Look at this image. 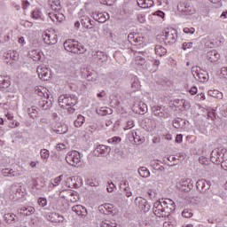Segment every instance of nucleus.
Segmentation results:
<instances>
[{
	"label": "nucleus",
	"mask_w": 227,
	"mask_h": 227,
	"mask_svg": "<svg viewBox=\"0 0 227 227\" xmlns=\"http://www.w3.org/2000/svg\"><path fill=\"white\" fill-rule=\"evenodd\" d=\"M43 41L47 43V45H53L56 43V40H51V35L49 34H44Z\"/></svg>",
	"instance_id": "nucleus-44"
},
{
	"label": "nucleus",
	"mask_w": 227,
	"mask_h": 227,
	"mask_svg": "<svg viewBox=\"0 0 227 227\" xmlns=\"http://www.w3.org/2000/svg\"><path fill=\"white\" fill-rule=\"evenodd\" d=\"M185 125H187V121L182 118H176L173 121V127L175 129H185Z\"/></svg>",
	"instance_id": "nucleus-19"
},
{
	"label": "nucleus",
	"mask_w": 227,
	"mask_h": 227,
	"mask_svg": "<svg viewBox=\"0 0 227 227\" xmlns=\"http://www.w3.org/2000/svg\"><path fill=\"white\" fill-rule=\"evenodd\" d=\"M72 211L75 212L76 215H81L82 217L88 215V211L86 210V207H82V205L74 206L72 207Z\"/></svg>",
	"instance_id": "nucleus-17"
},
{
	"label": "nucleus",
	"mask_w": 227,
	"mask_h": 227,
	"mask_svg": "<svg viewBox=\"0 0 227 227\" xmlns=\"http://www.w3.org/2000/svg\"><path fill=\"white\" fill-rule=\"evenodd\" d=\"M92 17L96 22H99L100 24H104L107 20H109V14L107 12H92Z\"/></svg>",
	"instance_id": "nucleus-10"
},
{
	"label": "nucleus",
	"mask_w": 227,
	"mask_h": 227,
	"mask_svg": "<svg viewBox=\"0 0 227 227\" xmlns=\"http://www.w3.org/2000/svg\"><path fill=\"white\" fill-rule=\"evenodd\" d=\"M88 185H90V187H97L98 186V182L93 181V179H89L87 181Z\"/></svg>",
	"instance_id": "nucleus-57"
},
{
	"label": "nucleus",
	"mask_w": 227,
	"mask_h": 227,
	"mask_svg": "<svg viewBox=\"0 0 227 227\" xmlns=\"http://www.w3.org/2000/svg\"><path fill=\"white\" fill-rule=\"evenodd\" d=\"M41 159L43 160H49V157L51 155V153L47 149H42L40 151Z\"/></svg>",
	"instance_id": "nucleus-39"
},
{
	"label": "nucleus",
	"mask_w": 227,
	"mask_h": 227,
	"mask_svg": "<svg viewBox=\"0 0 227 227\" xmlns=\"http://www.w3.org/2000/svg\"><path fill=\"white\" fill-rule=\"evenodd\" d=\"M129 136H131V139H133L135 145H137V143H139V141H141V138L139 137V136H137V133L135 132H131V134H129Z\"/></svg>",
	"instance_id": "nucleus-49"
},
{
	"label": "nucleus",
	"mask_w": 227,
	"mask_h": 227,
	"mask_svg": "<svg viewBox=\"0 0 227 227\" xmlns=\"http://www.w3.org/2000/svg\"><path fill=\"white\" fill-rule=\"evenodd\" d=\"M192 187H194V184H192V180H191L189 178L181 179L179 182V189L183 192H190L192 191Z\"/></svg>",
	"instance_id": "nucleus-9"
},
{
	"label": "nucleus",
	"mask_w": 227,
	"mask_h": 227,
	"mask_svg": "<svg viewBox=\"0 0 227 227\" xmlns=\"http://www.w3.org/2000/svg\"><path fill=\"white\" fill-rule=\"evenodd\" d=\"M189 93H191V95H196V93H198V87L192 86L190 89Z\"/></svg>",
	"instance_id": "nucleus-62"
},
{
	"label": "nucleus",
	"mask_w": 227,
	"mask_h": 227,
	"mask_svg": "<svg viewBox=\"0 0 227 227\" xmlns=\"http://www.w3.org/2000/svg\"><path fill=\"white\" fill-rule=\"evenodd\" d=\"M176 206L171 199H162L154 202L153 212L158 217H168L175 212Z\"/></svg>",
	"instance_id": "nucleus-1"
},
{
	"label": "nucleus",
	"mask_w": 227,
	"mask_h": 227,
	"mask_svg": "<svg viewBox=\"0 0 227 227\" xmlns=\"http://www.w3.org/2000/svg\"><path fill=\"white\" fill-rule=\"evenodd\" d=\"M121 141V138L120 137H114L110 139H108V143H112L113 145H116Z\"/></svg>",
	"instance_id": "nucleus-53"
},
{
	"label": "nucleus",
	"mask_w": 227,
	"mask_h": 227,
	"mask_svg": "<svg viewBox=\"0 0 227 227\" xmlns=\"http://www.w3.org/2000/svg\"><path fill=\"white\" fill-rule=\"evenodd\" d=\"M27 113H28V115L33 118H36V114H38V111H36V109L35 108H28L27 109Z\"/></svg>",
	"instance_id": "nucleus-48"
},
{
	"label": "nucleus",
	"mask_w": 227,
	"mask_h": 227,
	"mask_svg": "<svg viewBox=\"0 0 227 227\" xmlns=\"http://www.w3.org/2000/svg\"><path fill=\"white\" fill-rule=\"evenodd\" d=\"M15 215L10 213L4 215V219L8 224H13V223H15Z\"/></svg>",
	"instance_id": "nucleus-31"
},
{
	"label": "nucleus",
	"mask_w": 227,
	"mask_h": 227,
	"mask_svg": "<svg viewBox=\"0 0 227 227\" xmlns=\"http://www.w3.org/2000/svg\"><path fill=\"white\" fill-rule=\"evenodd\" d=\"M201 155L202 156L200 157V160H205V158L208 159V156L210 155V149H208V147L203 148Z\"/></svg>",
	"instance_id": "nucleus-41"
},
{
	"label": "nucleus",
	"mask_w": 227,
	"mask_h": 227,
	"mask_svg": "<svg viewBox=\"0 0 227 227\" xmlns=\"http://www.w3.org/2000/svg\"><path fill=\"white\" fill-rule=\"evenodd\" d=\"M21 210H23V212H26V215H31V214H35V207H23Z\"/></svg>",
	"instance_id": "nucleus-50"
},
{
	"label": "nucleus",
	"mask_w": 227,
	"mask_h": 227,
	"mask_svg": "<svg viewBox=\"0 0 227 227\" xmlns=\"http://www.w3.org/2000/svg\"><path fill=\"white\" fill-rule=\"evenodd\" d=\"M80 22L83 27L86 29H93V27L90 26V23L91 22V19L88 16H82L80 20Z\"/></svg>",
	"instance_id": "nucleus-23"
},
{
	"label": "nucleus",
	"mask_w": 227,
	"mask_h": 227,
	"mask_svg": "<svg viewBox=\"0 0 227 227\" xmlns=\"http://www.w3.org/2000/svg\"><path fill=\"white\" fill-rule=\"evenodd\" d=\"M66 160L69 166L77 168L81 164V153L77 151L69 152L66 156Z\"/></svg>",
	"instance_id": "nucleus-5"
},
{
	"label": "nucleus",
	"mask_w": 227,
	"mask_h": 227,
	"mask_svg": "<svg viewBox=\"0 0 227 227\" xmlns=\"http://www.w3.org/2000/svg\"><path fill=\"white\" fill-rule=\"evenodd\" d=\"M57 150H59V151L67 150V145H65V144H59L57 145Z\"/></svg>",
	"instance_id": "nucleus-64"
},
{
	"label": "nucleus",
	"mask_w": 227,
	"mask_h": 227,
	"mask_svg": "<svg viewBox=\"0 0 227 227\" xmlns=\"http://www.w3.org/2000/svg\"><path fill=\"white\" fill-rule=\"evenodd\" d=\"M2 175L4 176H15V175H17V173H15V171H13V169L4 168V169H2Z\"/></svg>",
	"instance_id": "nucleus-37"
},
{
	"label": "nucleus",
	"mask_w": 227,
	"mask_h": 227,
	"mask_svg": "<svg viewBox=\"0 0 227 227\" xmlns=\"http://www.w3.org/2000/svg\"><path fill=\"white\" fill-rule=\"evenodd\" d=\"M200 186L202 189V192H207L208 189H210V181H207L205 179H200Z\"/></svg>",
	"instance_id": "nucleus-32"
},
{
	"label": "nucleus",
	"mask_w": 227,
	"mask_h": 227,
	"mask_svg": "<svg viewBox=\"0 0 227 227\" xmlns=\"http://www.w3.org/2000/svg\"><path fill=\"white\" fill-rule=\"evenodd\" d=\"M39 107L43 109V111H48V109H51L52 107V100L49 99V98H41L38 104Z\"/></svg>",
	"instance_id": "nucleus-15"
},
{
	"label": "nucleus",
	"mask_w": 227,
	"mask_h": 227,
	"mask_svg": "<svg viewBox=\"0 0 227 227\" xmlns=\"http://www.w3.org/2000/svg\"><path fill=\"white\" fill-rule=\"evenodd\" d=\"M53 130L57 134H67L68 127H67L65 124L57 123Z\"/></svg>",
	"instance_id": "nucleus-22"
},
{
	"label": "nucleus",
	"mask_w": 227,
	"mask_h": 227,
	"mask_svg": "<svg viewBox=\"0 0 227 227\" xmlns=\"http://www.w3.org/2000/svg\"><path fill=\"white\" fill-rule=\"evenodd\" d=\"M135 203H138L139 208H141V210H144V212H148V210H150V207H146V200L141 197H137L135 199Z\"/></svg>",
	"instance_id": "nucleus-20"
},
{
	"label": "nucleus",
	"mask_w": 227,
	"mask_h": 227,
	"mask_svg": "<svg viewBox=\"0 0 227 227\" xmlns=\"http://www.w3.org/2000/svg\"><path fill=\"white\" fill-rule=\"evenodd\" d=\"M134 127V121L129 120L127 121V125H126V130H129V129H133Z\"/></svg>",
	"instance_id": "nucleus-60"
},
{
	"label": "nucleus",
	"mask_w": 227,
	"mask_h": 227,
	"mask_svg": "<svg viewBox=\"0 0 227 227\" xmlns=\"http://www.w3.org/2000/svg\"><path fill=\"white\" fill-rule=\"evenodd\" d=\"M163 227H175V223L171 221L164 222Z\"/></svg>",
	"instance_id": "nucleus-63"
},
{
	"label": "nucleus",
	"mask_w": 227,
	"mask_h": 227,
	"mask_svg": "<svg viewBox=\"0 0 227 227\" xmlns=\"http://www.w3.org/2000/svg\"><path fill=\"white\" fill-rule=\"evenodd\" d=\"M206 114L207 118H210V120L212 121L215 120V110H209V108H207Z\"/></svg>",
	"instance_id": "nucleus-46"
},
{
	"label": "nucleus",
	"mask_w": 227,
	"mask_h": 227,
	"mask_svg": "<svg viewBox=\"0 0 227 227\" xmlns=\"http://www.w3.org/2000/svg\"><path fill=\"white\" fill-rule=\"evenodd\" d=\"M182 215L186 219H189V217H192V212H191V209H184L182 212Z\"/></svg>",
	"instance_id": "nucleus-51"
},
{
	"label": "nucleus",
	"mask_w": 227,
	"mask_h": 227,
	"mask_svg": "<svg viewBox=\"0 0 227 227\" xmlns=\"http://www.w3.org/2000/svg\"><path fill=\"white\" fill-rule=\"evenodd\" d=\"M85 119L84 116H82V114H79L77 116V119L74 121V127H82V125L84 124Z\"/></svg>",
	"instance_id": "nucleus-36"
},
{
	"label": "nucleus",
	"mask_w": 227,
	"mask_h": 227,
	"mask_svg": "<svg viewBox=\"0 0 227 227\" xmlns=\"http://www.w3.org/2000/svg\"><path fill=\"white\" fill-rule=\"evenodd\" d=\"M93 153L96 157H106V155L111 153V147L105 145H99L95 148Z\"/></svg>",
	"instance_id": "nucleus-8"
},
{
	"label": "nucleus",
	"mask_w": 227,
	"mask_h": 227,
	"mask_svg": "<svg viewBox=\"0 0 227 227\" xmlns=\"http://www.w3.org/2000/svg\"><path fill=\"white\" fill-rule=\"evenodd\" d=\"M205 160H200V162L202 166V171H205V175H208V176H214L215 175V166L212 165L208 160V158H204Z\"/></svg>",
	"instance_id": "nucleus-7"
},
{
	"label": "nucleus",
	"mask_w": 227,
	"mask_h": 227,
	"mask_svg": "<svg viewBox=\"0 0 227 227\" xmlns=\"http://www.w3.org/2000/svg\"><path fill=\"white\" fill-rule=\"evenodd\" d=\"M138 175H140L142 178H148V176H150V170H148L146 167H141L138 168Z\"/></svg>",
	"instance_id": "nucleus-29"
},
{
	"label": "nucleus",
	"mask_w": 227,
	"mask_h": 227,
	"mask_svg": "<svg viewBox=\"0 0 227 227\" xmlns=\"http://www.w3.org/2000/svg\"><path fill=\"white\" fill-rule=\"evenodd\" d=\"M61 180H63V176H59L58 177H56L55 179H53V185H59V184L61 183Z\"/></svg>",
	"instance_id": "nucleus-56"
},
{
	"label": "nucleus",
	"mask_w": 227,
	"mask_h": 227,
	"mask_svg": "<svg viewBox=\"0 0 227 227\" xmlns=\"http://www.w3.org/2000/svg\"><path fill=\"white\" fill-rule=\"evenodd\" d=\"M150 63V67L153 69L150 72H156L157 68H159V66L160 65V61L159 59H153V60H149Z\"/></svg>",
	"instance_id": "nucleus-34"
},
{
	"label": "nucleus",
	"mask_w": 227,
	"mask_h": 227,
	"mask_svg": "<svg viewBox=\"0 0 227 227\" xmlns=\"http://www.w3.org/2000/svg\"><path fill=\"white\" fill-rule=\"evenodd\" d=\"M50 123H51V120L45 117L41 118L39 121V125H41L43 129H45V127H47V125H49Z\"/></svg>",
	"instance_id": "nucleus-45"
},
{
	"label": "nucleus",
	"mask_w": 227,
	"mask_h": 227,
	"mask_svg": "<svg viewBox=\"0 0 227 227\" xmlns=\"http://www.w3.org/2000/svg\"><path fill=\"white\" fill-rule=\"evenodd\" d=\"M191 47H192V43H184L182 49L187 51V49H191Z\"/></svg>",
	"instance_id": "nucleus-58"
},
{
	"label": "nucleus",
	"mask_w": 227,
	"mask_h": 227,
	"mask_svg": "<svg viewBox=\"0 0 227 227\" xmlns=\"http://www.w3.org/2000/svg\"><path fill=\"white\" fill-rule=\"evenodd\" d=\"M137 3L140 8H150L153 4L152 0H137Z\"/></svg>",
	"instance_id": "nucleus-26"
},
{
	"label": "nucleus",
	"mask_w": 227,
	"mask_h": 227,
	"mask_svg": "<svg viewBox=\"0 0 227 227\" xmlns=\"http://www.w3.org/2000/svg\"><path fill=\"white\" fill-rule=\"evenodd\" d=\"M207 95L209 97H213L214 98H219L222 99L223 98V94L221 91L217 90H208L207 91Z\"/></svg>",
	"instance_id": "nucleus-30"
},
{
	"label": "nucleus",
	"mask_w": 227,
	"mask_h": 227,
	"mask_svg": "<svg viewBox=\"0 0 227 227\" xmlns=\"http://www.w3.org/2000/svg\"><path fill=\"white\" fill-rule=\"evenodd\" d=\"M68 194L71 196L70 201L72 203H76V201H79V193L77 192H74L72 190L68 191Z\"/></svg>",
	"instance_id": "nucleus-35"
},
{
	"label": "nucleus",
	"mask_w": 227,
	"mask_h": 227,
	"mask_svg": "<svg viewBox=\"0 0 227 227\" xmlns=\"http://www.w3.org/2000/svg\"><path fill=\"white\" fill-rule=\"evenodd\" d=\"M136 65H140V67H143L145 70H149V72H152L153 70L152 67L150 66L149 60L146 61L145 58L141 56H137L135 59Z\"/></svg>",
	"instance_id": "nucleus-12"
},
{
	"label": "nucleus",
	"mask_w": 227,
	"mask_h": 227,
	"mask_svg": "<svg viewBox=\"0 0 227 227\" xmlns=\"http://www.w3.org/2000/svg\"><path fill=\"white\" fill-rule=\"evenodd\" d=\"M148 111V106L145 103H140V105L137 107L136 113L137 114H145Z\"/></svg>",
	"instance_id": "nucleus-27"
},
{
	"label": "nucleus",
	"mask_w": 227,
	"mask_h": 227,
	"mask_svg": "<svg viewBox=\"0 0 227 227\" xmlns=\"http://www.w3.org/2000/svg\"><path fill=\"white\" fill-rule=\"evenodd\" d=\"M47 221H51V223H63L65 221V218L55 212H51L46 215Z\"/></svg>",
	"instance_id": "nucleus-13"
},
{
	"label": "nucleus",
	"mask_w": 227,
	"mask_h": 227,
	"mask_svg": "<svg viewBox=\"0 0 227 227\" xmlns=\"http://www.w3.org/2000/svg\"><path fill=\"white\" fill-rule=\"evenodd\" d=\"M161 36L166 44L175 43L176 42V30L174 28H166Z\"/></svg>",
	"instance_id": "nucleus-6"
},
{
	"label": "nucleus",
	"mask_w": 227,
	"mask_h": 227,
	"mask_svg": "<svg viewBox=\"0 0 227 227\" xmlns=\"http://www.w3.org/2000/svg\"><path fill=\"white\" fill-rule=\"evenodd\" d=\"M178 10L186 15H191V13H192L191 11V6L187 4H180V5H178Z\"/></svg>",
	"instance_id": "nucleus-25"
},
{
	"label": "nucleus",
	"mask_w": 227,
	"mask_h": 227,
	"mask_svg": "<svg viewBox=\"0 0 227 227\" xmlns=\"http://www.w3.org/2000/svg\"><path fill=\"white\" fill-rule=\"evenodd\" d=\"M192 74L194 79H196V81L200 80V71L198 70V67H193L192 68Z\"/></svg>",
	"instance_id": "nucleus-47"
},
{
	"label": "nucleus",
	"mask_w": 227,
	"mask_h": 227,
	"mask_svg": "<svg viewBox=\"0 0 227 227\" xmlns=\"http://www.w3.org/2000/svg\"><path fill=\"white\" fill-rule=\"evenodd\" d=\"M154 51L155 54L160 57L166 56V54L168 53V50H166V48L160 44L155 46Z\"/></svg>",
	"instance_id": "nucleus-24"
},
{
	"label": "nucleus",
	"mask_w": 227,
	"mask_h": 227,
	"mask_svg": "<svg viewBox=\"0 0 227 227\" xmlns=\"http://www.w3.org/2000/svg\"><path fill=\"white\" fill-rule=\"evenodd\" d=\"M19 125H20V123H19V121H13V120H12V121H11L9 123V127L11 129H15V127H19Z\"/></svg>",
	"instance_id": "nucleus-59"
},
{
	"label": "nucleus",
	"mask_w": 227,
	"mask_h": 227,
	"mask_svg": "<svg viewBox=\"0 0 227 227\" xmlns=\"http://www.w3.org/2000/svg\"><path fill=\"white\" fill-rule=\"evenodd\" d=\"M160 109H162V107L159 106H153L152 111L154 116H159V118H164V113L160 111Z\"/></svg>",
	"instance_id": "nucleus-28"
},
{
	"label": "nucleus",
	"mask_w": 227,
	"mask_h": 227,
	"mask_svg": "<svg viewBox=\"0 0 227 227\" xmlns=\"http://www.w3.org/2000/svg\"><path fill=\"white\" fill-rule=\"evenodd\" d=\"M94 59L98 61V65H102L107 61V56L102 51L96 52Z\"/></svg>",
	"instance_id": "nucleus-21"
},
{
	"label": "nucleus",
	"mask_w": 227,
	"mask_h": 227,
	"mask_svg": "<svg viewBox=\"0 0 227 227\" xmlns=\"http://www.w3.org/2000/svg\"><path fill=\"white\" fill-rule=\"evenodd\" d=\"M39 207H47V199L46 198H39L37 200Z\"/></svg>",
	"instance_id": "nucleus-52"
},
{
	"label": "nucleus",
	"mask_w": 227,
	"mask_h": 227,
	"mask_svg": "<svg viewBox=\"0 0 227 227\" xmlns=\"http://www.w3.org/2000/svg\"><path fill=\"white\" fill-rule=\"evenodd\" d=\"M12 82L8 76L0 75V90L4 91L7 88H10Z\"/></svg>",
	"instance_id": "nucleus-16"
},
{
	"label": "nucleus",
	"mask_w": 227,
	"mask_h": 227,
	"mask_svg": "<svg viewBox=\"0 0 227 227\" xmlns=\"http://www.w3.org/2000/svg\"><path fill=\"white\" fill-rule=\"evenodd\" d=\"M64 49H66L67 52H72L73 54H84L86 52L84 46L74 39L67 40L64 43Z\"/></svg>",
	"instance_id": "nucleus-3"
},
{
	"label": "nucleus",
	"mask_w": 227,
	"mask_h": 227,
	"mask_svg": "<svg viewBox=\"0 0 227 227\" xmlns=\"http://www.w3.org/2000/svg\"><path fill=\"white\" fill-rule=\"evenodd\" d=\"M201 43H203L205 47H207L208 49H213V47H215V43L207 39H202Z\"/></svg>",
	"instance_id": "nucleus-43"
},
{
	"label": "nucleus",
	"mask_w": 227,
	"mask_h": 227,
	"mask_svg": "<svg viewBox=\"0 0 227 227\" xmlns=\"http://www.w3.org/2000/svg\"><path fill=\"white\" fill-rule=\"evenodd\" d=\"M194 28H189V27H185L184 28V33H186V35H194Z\"/></svg>",
	"instance_id": "nucleus-61"
},
{
	"label": "nucleus",
	"mask_w": 227,
	"mask_h": 227,
	"mask_svg": "<svg viewBox=\"0 0 227 227\" xmlns=\"http://www.w3.org/2000/svg\"><path fill=\"white\" fill-rule=\"evenodd\" d=\"M101 227H120L116 223H113L109 220H105L101 223Z\"/></svg>",
	"instance_id": "nucleus-40"
},
{
	"label": "nucleus",
	"mask_w": 227,
	"mask_h": 227,
	"mask_svg": "<svg viewBox=\"0 0 227 227\" xmlns=\"http://www.w3.org/2000/svg\"><path fill=\"white\" fill-rule=\"evenodd\" d=\"M185 100L184 99H176L174 101V106L175 107H180V106H182V104H184Z\"/></svg>",
	"instance_id": "nucleus-55"
},
{
	"label": "nucleus",
	"mask_w": 227,
	"mask_h": 227,
	"mask_svg": "<svg viewBox=\"0 0 227 227\" xmlns=\"http://www.w3.org/2000/svg\"><path fill=\"white\" fill-rule=\"evenodd\" d=\"M77 105V97L70 94L61 95L59 98V106L62 109H67L69 114L75 113V106Z\"/></svg>",
	"instance_id": "nucleus-2"
},
{
	"label": "nucleus",
	"mask_w": 227,
	"mask_h": 227,
	"mask_svg": "<svg viewBox=\"0 0 227 227\" xmlns=\"http://www.w3.org/2000/svg\"><path fill=\"white\" fill-rule=\"evenodd\" d=\"M227 153V149L225 147L220 146L215 148L210 153V160L213 164H219L224 160V155Z\"/></svg>",
	"instance_id": "nucleus-4"
},
{
	"label": "nucleus",
	"mask_w": 227,
	"mask_h": 227,
	"mask_svg": "<svg viewBox=\"0 0 227 227\" xmlns=\"http://www.w3.org/2000/svg\"><path fill=\"white\" fill-rule=\"evenodd\" d=\"M48 16L52 20V22H56V21L61 22V20H63V19H65V16L63 15V13H59V12H58V11H55V12L48 13Z\"/></svg>",
	"instance_id": "nucleus-18"
},
{
	"label": "nucleus",
	"mask_w": 227,
	"mask_h": 227,
	"mask_svg": "<svg viewBox=\"0 0 227 227\" xmlns=\"http://www.w3.org/2000/svg\"><path fill=\"white\" fill-rule=\"evenodd\" d=\"M99 208L103 214H113V211L111 210L113 208V205L111 204H105L104 206L99 207Z\"/></svg>",
	"instance_id": "nucleus-33"
},
{
	"label": "nucleus",
	"mask_w": 227,
	"mask_h": 227,
	"mask_svg": "<svg viewBox=\"0 0 227 227\" xmlns=\"http://www.w3.org/2000/svg\"><path fill=\"white\" fill-rule=\"evenodd\" d=\"M129 43L132 45H136V43H138V45H141L145 42V37L140 36L139 34H129L128 35Z\"/></svg>",
	"instance_id": "nucleus-11"
},
{
	"label": "nucleus",
	"mask_w": 227,
	"mask_h": 227,
	"mask_svg": "<svg viewBox=\"0 0 227 227\" xmlns=\"http://www.w3.org/2000/svg\"><path fill=\"white\" fill-rule=\"evenodd\" d=\"M206 58L210 63H217V61H219V59L221 58V55L219 54V52H217V51L211 50L207 52Z\"/></svg>",
	"instance_id": "nucleus-14"
},
{
	"label": "nucleus",
	"mask_w": 227,
	"mask_h": 227,
	"mask_svg": "<svg viewBox=\"0 0 227 227\" xmlns=\"http://www.w3.org/2000/svg\"><path fill=\"white\" fill-rule=\"evenodd\" d=\"M200 82H207L208 81V73L207 71L200 70Z\"/></svg>",
	"instance_id": "nucleus-38"
},
{
	"label": "nucleus",
	"mask_w": 227,
	"mask_h": 227,
	"mask_svg": "<svg viewBox=\"0 0 227 227\" xmlns=\"http://www.w3.org/2000/svg\"><path fill=\"white\" fill-rule=\"evenodd\" d=\"M51 8L55 12H59V10H61V3L59 2V0H54L52 2Z\"/></svg>",
	"instance_id": "nucleus-42"
},
{
	"label": "nucleus",
	"mask_w": 227,
	"mask_h": 227,
	"mask_svg": "<svg viewBox=\"0 0 227 227\" xmlns=\"http://www.w3.org/2000/svg\"><path fill=\"white\" fill-rule=\"evenodd\" d=\"M108 185H107V192H113V191H114V187H116L112 181H109L108 183Z\"/></svg>",
	"instance_id": "nucleus-54"
}]
</instances>
